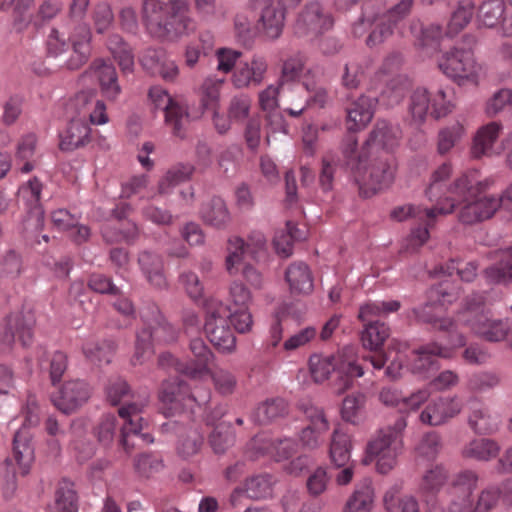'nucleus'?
<instances>
[{
  "instance_id": "42",
  "label": "nucleus",
  "mask_w": 512,
  "mask_h": 512,
  "mask_svg": "<svg viewBox=\"0 0 512 512\" xmlns=\"http://www.w3.org/2000/svg\"><path fill=\"white\" fill-rule=\"evenodd\" d=\"M352 444L350 436L339 429H335L332 434L330 444V459L337 467H345L350 460V450Z\"/></svg>"
},
{
  "instance_id": "6",
  "label": "nucleus",
  "mask_w": 512,
  "mask_h": 512,
  "mask_svg": "<svg viewBox=\"0 0 512 512\" xmlns=\"http://www.w3.org/2000/svg\"><path fill=\"white\" fill-rule=\"evenodd\" d=\"M455 107L453 92L449 88H439L430 94L424 88L416 89L409 102V114L412 125H423L431 117L439 119L450 114Z\"/></svg>"
},
{
  "instance_id": "18",
  "label": "nucleus",
  "mask_w": 512,
  "mask_h": 512,
  "mask_svg": "<svg viewBox=\"0 0 512 512\" xmlns=\"http://www.w3.org/2000/svg\"><path fill=\"white\" fill-rule=\"evenodd\" d=\"M144 325L150 329L155 343H173L178 338L177 329L165 318L158 306L149 304L141 314Z\"/></svg>"
},
{
  "instance_id": "56",
  "label": "nucleus",
  "mask_w": 512,
  "mask_h": 512,
  "mask_svg": "<svg viewBox=\"0 0 512 512\" xmlns=\"http://www.w3.org/2000/svg\"><path fill=\"white\" fill-rule=\"evenodd\" d=\"M383 501L387 512H419L418 502L413 497H401L396 490L387 491Z\"/></svg>"
},
{
  "instance_id": "16",
  "label": "nucleus",
  "mask_w": 512,
  "mask_h": 512,
  "mask_svg": "<svg viewBox=\"0 0 512 512\" xmlns=\"http://www.w3.org/2000/svg\"><path fill=\"white\" fill-rule=\"evenodd\" d=\"M405 427L406 421L400 418L393 426L379 429L367 444V456L372 457L393 449H402L401 433Z\"/></svg>"
},
{
  "instance_id": "52",
  "label": "nucleus",
  "mask_w": 512,
  "mask_h": 512,
  "mask_svg": "<svg viewBox=\"0 0 512 512\" xmlns=\"http://www.w3.org/2000/svg\"><path fill=\"white\" fill-rule=\"evenodd\" d=\"M505 12L503 0H488L479 7L478 22L486 27H494L501 22Z\"/></svg>"
},
{
  "instance_id": "40",
  "label": "nucleus",
  "mask_w": 512,
  "mask_h": 512,
  "mask_svg": "<svg viewBox=\"0 0 512 512\" xmlns=\"http://www.w3.org/2000/svg\"><path fill=\"white\" fill-rule=\"evenodd\" d=\"M194 166L189 163H177L167 170L165 175L158 182V193L166 194L173 187L191 179L194 173Z\"/></svg>"
},
{
  "instance_id": "30",
  "label": "nucleus",
  "mask_w": 512,
  "mask_h": 512,
  "mask_svg": "<svg viewBox=\"0 0 512 512\" xmlns=\"http://www.w3.org/2000/svg\"><path fill=\"white\" fill-rule=\"evenodd\" d=\"M468 424L471 429L480 435H488L498 430V419L493 416L489 409L477 400L470 401V413Z\"/></svg>"
},
{
  "instance_id": "15",
  "label": "nucleus",
  "mask_w": 512,
  "mask_h": 512,
  "mask_svg": "<svg viewBox=\"0 0 512 512\" xmlns=\"http://www.w3.org/2000/svg\"><path fill=\"white\" fill-rule=\"evenodd\" d=\"M416 358L412 364V371L423 378H427L430 374L436 372L440 368L439 361L436 357L449 359L453 355L451 348L442 346L436 342L427 343L413 351Z\"/></svg>"
},
{
  "instance_id": "37",
  "label": "nucleus",
  "mask_w": 512,
  "mask_h": 512,
  "mask_svg": "<svg viewBox=\"0 0 512 512\" xmlns=\"http://www.w3.org/2000/svg\"><path fill=\"white\" fill-rule=\"evenodd\" d=\"M288 402L280 397L267 399L259 404L254 417L259 424H268L288 415Z\"/></svg>"
},
{
  "instance_id": "49",
  "label": "nucleus",
  "mask_w": 512,
  "mask_h": 512,
  "mask_svg": "<svg viewBox=\"0 0 512 512\" xmlns=\"http://www.w3.org/2000/svg\"><path fill=\"white\" fill-rule=\"evenodd\" d=\"M140 235L139 227L134 222H127L123 227L105 226L102 229V236L107 243L124 241L127 244L134 243Z\"/></svg>"
},
{
  "instance_id": "27",
  "label": "nucleus",
  "mask_w": 512,
  "mask_h": 512,
  "mask_svg": "<svg viewBox=\"0 0 512 512\" xmlns=\"http://www.w3.org/2000/svg\"><path fill=\"white\" fill-rule=\"evenodd\" d=\"M357 131L358 130H348L341 145L344 165L350 170L351 175L354 171H359V166L365 163V158L371 151L370 148L366 147V140L361 149L358 148Z\"/></svg>"
},
{
  "instance_id": "55",
  "label": "nucleus",
  "mask_w": 512,
  "mask_h": 512,
  "mask_svg": "<svg viewBox=\"0 0 512 512\" xmlns=\"http://www.w3.org/2000/svg\"><path fill=\"white\" fill-rule=\"evenodd\" d=\"M479 481L480 476L477 471L472 469H463L453 476L451 486L457 493L469 498L478 488Z\"/></svg>"
},
{
  "instance_id": "17",
  "label": "nucleus",
  "mask_w": 512,
  "mask_h": 512,
  "mask_svg": "<svg viewBox=\"0 0 512 512\" xmlns=\"http://www.w3.org/2000/svg\"><path fill=\"white\" fill-rule=\"evenodd\" d=\"M412 7V0H401L385 15L376 19V28L368 36L366 43L373 47L382 43L392 33V25H396L407 16Z\"/></svg>"
},
{
  "instance_id": "47",
  "label": "nucleus",
  "mask_w": 512,
  "mask_h": 512,
  "mask_svg": "<svg viewBox=\"0 0 512 512\" xmlns=\"http://www.w3.org/2000/svg\"><path fill=\"white\" fill-rule=\"evenodd\" d=\"M273 477L270 474H260L245 481L244 492L254 500L270 497L273 492Z\"/></svg>"
},
{
  "instance_id": "21",
  "label": "nucleus",
  "mask_w": 512,
  "mask_h": 512,
  "mask_svg": "<svg viewBox=\"0 0 512 512\" xmlns=\"http://www.w3.org/2000/svg\"><path fill=\"white\" fill-rule=\"evenodd\" d=\"M230 254L226 258V269L230 275L235 274L234 266L239 264L244 254L255 257L257 253L265 249L266 239L262 233L254 232L248 236L247 241L240 237L229 240Z\"/></svg>"
},
{
  "instance_id": "61",
  "label": "nucleus",
  "mask_w": 512,
  "mask_h": 512,
  "mask_svg": "<svg viewBox=\"0 0 512 512\" xmlns=\"http://www.w3.org/2000/svg\"><path fill=\"white\" fill-rule=\"evenodd\" d=\"M411 31L415 35L420 47L437 48L442 35V30L438 25L422 28L420 23H416L412 25Z\"/></svg>"
},
{
  "instance_id": "50",
  "label": "nucleus",
  "mask_w": 512,
  "mask_h": 512,
  "mask_svg": "<svg viewBox=\"0 0 512 512\" xmlns=\"http://www.w3.org/2000/svg\"><path fill=\"white\" fill-rule=\"evenodd\" d=\"M365 403L366 396L361 392L347 395L342 401V419L352 424H358L361 421Z\"/></svg>"
},
{
  "instance_id": "59",
  "label": "nucleus",
  "mask_w": 512,
  "mask_h": 512,
  "mask_svg": "<svg viewBox=\"0 0 512 512\" xmlns=\"http://www.w3.org/2000/svg\"><path fill=\"white\" fill-rule=\"evenodd\" d=\"M91 130H61L59 148L62 151H73L90 141Z\"/></svg>"
},
{
  "instance_id": "4",
  "label": "nucleus",
  "mask_w": 512,
  "mask_h": 512,
  "mask_svg": "<svg viewBox=\"0 0 512 512\" xmlns=\"http://www.w3.org/2000/svg\"><path fill=\"white\" fill-rule=\"evenodd\" d=\"M397 162L395 157L384 149L374 147L359 166V171L352 174L361 197L369 198L387 189L395 180Z\"/></svg>"
},
{
  "instance_id": "22",
  "label": "nucleus",
  "mask_w": 512,
  "mask_h": 512,
  "mask_svg": "<svg viewBox=\"0 0 512 512\" xmlns=\"http://www.w3.org/2000/svg\"><path fill=\"white\" fill-rule=\"evenodd\" d=\"M285 280L292 295H309L314 290V276L305 262L295 261L285 270Z\"/></svg>"
},
{
  "instance_id": "33",
  "label": "nucleus",
  "mask_w": 512,
  "mask_h": 512,
  "mask_svg": "<svg viewBox=\"0 0 512 512\" xmlns=\"http://www.w3.org/2000/svg\"><path fill=\"white\" fill-rule=\"evenodd\" d=\"M138 263L151 285L156 289L167 287V281L163 272V262L158 255L149 251H143L139 254Z\"/></svg>"
},
{
  "instance_id": "46",
  "label": "nucleus",
  "mask_w": 512,
  "mask_h": 512,
  "mask_svg": "<svg viewBox=\"0 0 512 512\" xmlns=\"http://www.w3.org/2000/svg\"><path fill=\"white\" fill-rule=\"evenodd\" d=\"M203 445V437L197 429H187L178 436L177 453L183 459H188L199 453Z\"/></svg>"
},
{
  "instance_id": "62",
  "label": "nucleus",
  "mask_w": 512,
  "mask_h": 512,
  "mask_svg": "<svg viewBox=\"0 0 512 512\" xmlns=\"http://www.w3.org/2000/svg\"><path fill=\"white\" fill-rule=\"evenodd\" d=\"M117 419L112 414L104 415L94 427V435L97 441L104 447H109L114 440L116 433Z\"/></svg>"
},
{
  "instance_id": "12",
  "label": "nucleus",
  "mask_w": 512,
  "mask_h": 512,
  "mask_svg": "<svg viewBox=\"0 0 512 512\" xmlns=\"http://www.w3.org/2000/svg\"><path fill=\"white\" fill-rule=\"evenodd\" d=\"M151 103L165 112L166 123L173 128H181L188 123L187 105L180 99L173 98L161 86H153L148 93Z\"/></svg>"
},
{
  "instance_id": "26",
  "label": "nucleus",
  "mask_w": 512,
  "mask_h": 512,
  "mask_svg": "<svg viewBox=\"0 0 512 512\" xmlns=\"http://www.w3.org/2000/svg\"><path fill=\"white\" fill-rule=\"evenodd\" d=\"M377 100L373 97L361 95L347 108L346 123L348 128H365L373 117Z\"/></svg>"
},
{
  "instance_id": "57",
  "label": "nucleus",
  "mask_w": 512,
  "mask_h": 512,
  "mask_svg": "<svg viewBox=\"0 0 512 512\" xmlns=\"http://www.w3.org/2000/svg\"><path fill=\"white\" fill-rule=\"evenodd\" d=\"M251 302V291L242 282L233 281L229 286L227 311L248 308Z\"/></svg>"
},
{
  "instance_id": "58",
  "label": "nucleus",
  "mask_w": 512,
  "mask_h": 512,
  "mask_svg": "<svg viewBox=\"0 0 512 512\" xmlns=\"http://www.w3.org/2000/svg\"><path fill=\"white\" fill-rule=\"evenodd\" d=\"M225 79L216 77L206 78L200 87L202 105L205 108H215L220 100V91Z\"/></svg>"
},
{
  "instance_id": "36",
  "label": "nucleus",
  "mask_w": 512,
  "mask_h": 512,
  "mask_svg": "<svg viewBox=\"0 0 512 512\" xmlns=\"http://www.w3.org/2000/svg\"><path fill=\"white\" fill-rule=\"evenodd\" d=\"M500 452L499 444L490 438H476L468 442L461 450L464 459L489 461Z\"/></svg>"
},
{
  "instance_id": "28",
  "label": "nucleus",
  "mask_w": 512,
  "mask_h": 512,
  "mask_svg": "<svg viewBox=\"0 0 512 512\" xmlns=\"http://www.w3.org/2000/svg\"><path fill=\"white\" fill-rule=\"evenodd\" d=\"M31 440V434L26 428H21L14 435L13 454L22 476L30 472L34 462V447Z\"/></svg>"
},
{
  "instance_id": "54",
  "label": "nucleus",
  "mask_w": 512,
  "mask_h": 512,
  "mask_svg": "<svg viewBox=\"0 0 512 512\" xmlns=\"http://www.w3.org/2000/svg\"><path fill=\"white\" fill-rule=\"evenodd\" d=\"M461 294L459 285L445 280L439 284L433 285L428 290V297L433 302H438L440 305L452 304Z\"/></svg>"
},
{
  "instance_id": "51",
  "label": "nucleus",
  "mask_w": 512,
  "mask_h": 512,
  "mask_svg": "<svg viewBox=\"0 0 512 512\" xmlns=\"http://www.w3.org/2000/svg\"><path fill=\"white\" fill-rule=\"evenodd\" d=\"M449 471L441 464L431 466L422 475L420 489L424 492L435 493L447 483Z\"/></svg>"
},
{
  "instance_id": "41",
  "label": "nucleus",
  "mask_w": 512,
  "mask_h": 512,
  "mask_svg": "<svg viewBox=\"0 0 512 512\" xmlns=\"http://www.w3.org/2000/svg\"><path fill=\"white\" fill-rule=\"evenodd\" d=\"M374 502V490L369 481L357 486L348 498L343 512H371Z\"/></svg>"
},
{
  "instance_id": "14",
  "label": "nucleus",
  "mask_w": 512,
  "mask_h": 512,
  "mask_svg": "<svg viewBox=\"0 0 512 512\" xmlns=\"http://www.w3.org/2000/svg\"><path fill=\"white\" fill-rule=\"evenodd\" d=\"M333 25L331 17L322 12L319 3H310L299 15L295 32L299 36H305L311 40L328 31Z\"/></svg>"
},
{
  "instance_id": "45",
  "label": "nucleus",
  "mask_w": 512,
  "mask_h": 512,
  "mask_svg": "<svg viewBox=\"0 0 512 512\" xmlns=\"http://www.w3.org/2000/svg\"><path fill=\"white\" fill-rule=\"evenodd\" d=\"M55 506L58 512H78V496L73 482L62 479L58 483Z\"/></svg>"
},
{
  "instance_id": "31",
  "label": "nucleus",
  "mask_w": 512,
  "mask_h": 512,
  "mask_svg": "<svg viewBox=\"0 0 512 512\" xmlns=\"http://www.w3.org/2000/svg\"><path fill=\"white\" fill-rule=\"evenodd\" d=\"M285 11L274 4L266 5L259 19V29L267 39H277L284 28Z\"/></svg>"
},
{
  "instance_id": "35",
  "label": "nucleus",
  "mask_w": 512,
  "mask_h": 512,
  "mask_svg": "<svg viewBox=\"0 0 512 512\" xmlns=\"http://www.w3.org/2000/svg\"><path fill=\"white\" fill-rule=\"evenodd\" d=\"M190 351L195 360L188 363V377L197 378L205 373L213 362L214 355L202 338H194L190 341Z\"/></svg>"
},
{
  "instance_id": "7",
  "label": "nucleus",
  "mask_w": 512,
  "mask_h": 512,
  "mask_svg": "<svg viewBox=\"0 0 512 512\" xmlns=\"http://www.w3.org/2000/svg\"><path fill=\"white\" fill-rule=\"evenodd\" d=\"M439 68L459 85H477L483 72L473 52L459 47L442 57Z\"/></svg>"
},
{
  "instance_id": "34",
  "label": "nucleus",
  "mask_w": 512,
  "mask_h": 512,
  "mask_svg": "<svg viewBox=\"0 0 512 512\" xmlns=\"http://www.w3.org/2000/svg\"><path fill=\"white\" fill-rule=\"evenodd\" d=\"M483 276L492 284H512V247L502 250L499 262L485 268Z\"/></svg>"
},
{
  "instance_id": "24",
  "label": "nucleus",
  "mask_w": 512,
  "mask_h": 512,
  "mask_svg": "<svg viewBox=\"0 0 512 512\" xmlns=\"http://www.w3.org/2000/svg\"><path fill=\"white\" fill-rule=\"evenodd\" d=\"M76 103L82 108L83 119L93 126L105 125L109 121L106 105L96 98L94 91H81L76 96Z\"/></svg>"
},
{
  "instance_id": "43",
  "label": "nucleus",
  "mask_w": 512,
  "mask_h": 512,
  "mask_svg": "<svg viewBox=\"0 0 512 512\" xmlns=\"http://www.w3.org/2000/svg\"><path fill=\"white\" fill-rule=\"evenodd\" d=\"M208 443L216 454L225 453L235 443V432L230 422H220L212 428Z\"/></svg>"
},
{
  "instance_id": "5",
  "label": "nucleus",
  "mask_w": 512,
  "mask_h": 512,
  "mask_svg": "<svg viewBox=\"0 0 512 512\" xmlns=\"http://www.w3.org/2000/svg\"><path fill=\"white\" fill-rule=\"evenodd\" d=\"M72 47L77 64H82L91 52V31L87 24L68 20L53 27L47 37V49L52 55H60Z\"/></svg>"
},
{
  "instance_id": "25",
  "label": "nucleus",
  "mask_w": 512,
  "mask_h": 512,
  "mask_svg": "<svg viewBox=\"0 0 512 512\" xmlns=\"http://www.w3.org/2000/svg\"><path fill=\"white\" fill-rule=\"evenodd\" d=\"M90 73L98 81L102 94L110 100H115L121 93L117 72L113 65L96 60L90 68Z\"/></svg>"
},
{
  "instance_id": "63",
  "label": "nucleus",
  "mask_w": 512,
  "mask_h": 512,
  "mask_svg": "<svg viewBox=\"0 0 512 512\" xmlns=\"http://www.w3.org/2000/svg\"><path fill=\"white\" fill-rule=\"evenodd\" d=\"M44 228V210L41 205H36L28 214L24 222L26 238L40 243L38 236Z\"/></svg>"
},
{
  "instance_id": "38",
  "label": "nucleus",
  "mask_w": 512,
  "mask_h": 512,
  "mask_svg": "<svg viewBox=\"0 0 512 512\" xmlns=\"http://www.w3.org/2000/svg\"><path fill=\"white\" fill-rule=\"evenodd\" d=\"M360 334L362 346L370 351L380 349L390 336V328L384 322L363 323Z\"/></svg>"
},
{
  "instance_id": "48",
  "label": "nucleus",
  "mask_w": 512,
  "mask_h": 512,
  "mask_svg": "<svg viewBox=\"0 0 512 512\" xmlns=\"http://www.w3.org/2000/svg\"><path fill=\"white\" fill-rule=\"evenodd\" d=\"M108 49L118 62L124 73H130L134 68V55L129 46L118 35H112L108 40Z\"/></svg>"
},
{
  "instance_id": "19",
  "label": "nucleus",
  "mask_w": 512,
  "mask_h": 512,
  "mask_svg": "<svg viewBox=\"0 0 512 512\" xmlns=\"http://www.w3.org/2000/svg\"><path fill=\"white\" fill-rule=\"evenodd\" d=\"M462 405L456 397H439L430 402L420 414L422 423L438 426L461 412Z\"/></svg>"
},
{
  "instance_id": "8",
  "label": "nucleus",
  "mask_w": 512,
  "mask_h": 512,
  "mask_svg": "<svg viewBox=\"0 0 512 512\" xmlns=\"http://www.w3.org/2000/svg\"><path fill=\"white\" fill-rule=\"evenodd\" d=\"M205 333L212 345L221 352H231L235 349L236 338L232 332L225 305L218 300L206 302Z\"/></svg>"
},
{
  "instance_id": "23",
  "label": "nucleus",
  "mask_w": 512,
  "mask_h": 512,
  "mask_svg": "<svg viewBox=\"0 0 512 512\" xmlns=\"http://www.w3.org/2000/svg\"><path fill=\"white\" fill-rule=\"evenodd\" d=\"M199 217L205 225L217 230L227 229L232 221L226 202L218 196L201 205Z\"/></svg>"
},
{
  "instance_id": "10",
  "label": "nucleus",
  "mask_w": 512,
  "mask_h": 512,
  "mask_svg": "<svg viewBox=\"0 0 512 512\" xmlns=\"http://www.w3.org/2000/svg\"><path fill=\"white\" fill-rule=\"evenodd\" d=\"M36 319L31 311L10 313L5 319L4 331L0 335V344L9 350L17 336L23 346L30 345Z\"/></svg>"
},
{
  "instance_id": "39",
  "label": "nucleus",
  "mask_w": 512,
  "mask_h": 512,
  "mask_svg": "<svg viewBox=\"0 0 512 512\" xmlns=\"http://www.w3.org/2000/svg\"><path fill=\"white\" fill-rule=\"evenodd\" d=\"M117 345L112 339H101L87 342L83 352L87 359L97 365L109 364L116 351Z\"/></svg>"
},
{
  "instance_id": "1",
  "label": "nucleus",
  "mask_w": 512,
  "mask_h": 512,
  "mask_svg": "<svg viewBox=\"0 0 512 512\" xmlns=\"http://www.w3.org/2000/svg\"><path fill=\"white\" fill-rule=\"evenodd\" d=\"M142 18L147 31L157 38L176 39L196 29L187 0H144Z\"/></svg>"
},
{
  "instance_id": "64",
  "label": "nucleus",
  "mask_w": 512,
  "mask_h": 512,
  "mask_svg": "<svg viewBox=\"0 0 512 512\" xmlns=\"http://www.w3.org/2000/svg\"><path fill=\"white\" fill-rule=\"evenodd\" d=\"M336 166L337 159L334 154L329 153L321 158L318 182L322 191L330 192L333 189Z\"/></svg>"
},
{
  "instance_id": "60",
  "label": "nucleus",
  "mask_w": 512,
  "mask_h": 512,
  "mask_svg": "<svg viewBox=\"0 0 512 512\" xmlns=\"http://www.w3.org/2000/svg\"><path fill=\"white\" fill-rule=\"evenodd\" d=\"M282 81L267 85L258 92V103L262 111L273 113L279 108V95Z\"/></svg>"
},
{
  "instance_id": "20",
  "label": "nucleus",
  "mask_w": 512,
  "mask_h": 512,
  "mask_svg": "<svg viewBox=\"0 0 512 512\" xmlns=\"http://www.w3.org/2000/svg\"><path fill=\"white\" fill-rule=\"evenodd\" d=\"M466 325L478 337L488 342H500L506 339L510 326L503 320L491 319L481 310L475 317H468Z\"/></svg>"
},
{
  "instance_id": "2",
  "label": "nucleus",
  "mask_w": 512,
  "mask_h": 512,
  "mask_svg": "<svg viewBox=\"0 0 512 512\" xmlns=\"http://www.w3.org/2000/svg\"><path fill=\"white\" fill-rule=\"evenodd\" d=\"M493 181L476 180L473 175L463 174L448 187V191L461 198L465 204L458 211V220L463 225H474L490 219L501 208L496 196L485 195Z\"/></svg>"
},
{
  "instance_id": "11",
  "label": "nucleus",
  "mask_w": 512,
  "mask_h": 512,
  "mask_svg": "<svg viewBox=\"0 0 512 512\" xmlns=\"http://www.w3.org/2000/svg\"><path fill=\"white\" fill-rule=\"evenodd\" d=\"M269 69L267 58L255 53L249 59L240 62L231 75V83L237 89L258 87L266 79Z\"/></svg>"
},
{
  "instance_id": "53",
  "label": "nucleus",
  "mask_w": 512,
  "mask_h": 512,
  "mask_svg": "<svg viewBox=\"0 0 512 512\" xmlns=\"http://www.w3.org/2000/svg\"><path fill=\"white\" fill-rule=\"evenodd\" d=\"M496 485L483 488L474 499L469 501V512H492L499 503Z\"/></svg>"
},
{
  "instance_id": "44",
  "label": "nucleus",
  "mask_w": 512,
  "mask_h": 512,
  "mask_svg": "<svg viewBox=\"0 0 512 512\" xmlns=\"http://www.w3.org/2000/svg\"><path fill=\"white\" fill-rule=\"evenodd\" d=\"M452 175V165L450 163H443L431 175L430 183L425 190V195L430 201H436V204L448 207L449 203L440 201V194L443 192V183L447 181Z\"/></svg>"
},
{
  "instance_id": "32",
  "label": "nucleus",
  "mask_w": 512,
  "mask_h": 512,
  "mask_svg": "<svg viewBox=\"0 0 512 512\" xmlns=\"http://www.w3.org/2000/svg\"><path fill=\"white\" fill-rule=\"evenodd\" d=\"M499 130H477L473 137L471 154L474 158L492 153L499 154L506 149V140L498 143Z\"/></svg>"
},
{
  "instance_id": "3",
  "label": "nucleus",
  "mask_w": 512,
  "mask_h": 512,
  "mask_svg": "<svg viewBox=\"0 0 512 512\" xmlns=\"http://www.w3.org/2000/svg\"><path fill=\"white\" fill-rule=\"evenodd\" d=\"M310 372L315 382L326 381L333 373L332 385L340 395L354 386L356 378L364 375V368L358 362L355 348L346 346L336 354L312 355L309 359Z\"/></svg>"
},
{
  "instance_id": "13",
  "label": "nucleus",
  "mask_w": 512,
  "mask_h": 512,
  "mask_svg": "<svg viewBox=\"0 0 512 512\" xmlns=\"http://www.w3.org/2000/svg\"><path fill=\"white\" fill-rule=\"evenodd\" d=\"M91 395L90 385L83 380L75 379L66 381L52 400L58 410L64 414H71L87 403Z\"/></svg>"
},
{
  "instance_id": "9",
  "label": "nucleus",
  "mask_w": 512,
  "mask_h": 512,
  "mask_svg": "<svg viewBox=\"0 0 512 512\" xmlns=\"http://www.w3.org/2000/svg\"><path fill=\"white\" fill-rule=\"evenodd\" d=\"M146 404L147 401L128 403L118 410L119 416L125 421L121 428L119 442L128 455L140 446V431L143 429L144 422L141 413Z\"/></svg>"
},
{
  "instance_id": "29",
  "label": "nucleus",
  "mask_w": 512,
  "mask_h": 512,
  "mask_svg": "<svg viewBox=\"0 0 512 512\" xmlns=\"http://www.w3.org/2000/svg\"><path fill=\"white\" fill-rule=\"evenodd\" d=\"M449 203L448 207L441 206L439 203L432 208L421 209L413 205H404L392 210L391 217L397 221H404L408 217H416L422 219L424 216L429 219H434L438 215H449L455 210L456 204L452 198L446 197Z\"/></svg>"
}]
</instances>
